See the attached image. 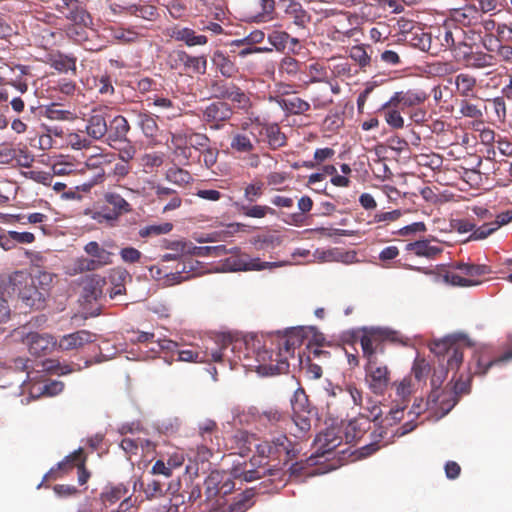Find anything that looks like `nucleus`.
I'll list each match as a JSON object with an SVG mask.
<instances>
[{"label":"nucleus","instance_id":"1","mask_svg":"<svg viewBox=\"0 0 512 512\" xmlns=\"http://www.w3.org/2000/svg\"><path fill=\"white\" fill-rule=\"evenodd\" d=\"M257 456L252 459L253 463H258L257 469L244 472V480L247 482L260 479L266 475L273 477V481L281 479L282 469L272 468L268 462L263 460H275L279 464L287 465L296 458L299 453L298 444L287 437L285 434L272 435L270 439L262 441L256 445Z\"/></svg>","mask_w":512,"mask_h":512},{"label":"nucleus","instance_id":"2","mask_svg":"<svg viewBox=\"0 0 512 512\" xmlns=\"http://www.w3.org/2000/svg\"><path fill=\"white\" fill-rule=\"evenodd\" d=\"M468 39H473L471 36H467V32L460 26L454 25L449 19H446L444 24L435 29L434 37L430 35H423L418 43H414L415 46L419 47L422 51H427L432 54L438 53L437 47L443 50H453L460 52L463 46L467 43Z\"/></svg>","mask_w":512,"mask_h":512},{"label":"nucleus","instance_id":"3","mask_svg":"<svg viewBox=\"0 0 512 512\" xmlns=\"http://www.w3.org/2000/svg\"><path fill=\"white\" fill-rule=\"evenodd\" d=\"M386 342L406 346L408 345L409 339L398 331L388 328H363L359 337L363 358L366 361L378 359V355L385 352Z\"/></svg>","mask_w":512,"mask_h":512},{"label":"nucleus","instance_id":"4","mask_svg":"<svg viewBox=\"0 0 512 512\" xmlns=\"http://www.w3.org/2000/svg\"><path fill=\"white\" fill-rule=\"evenodd\" d=\"M447 19L453 22L454 25L463 29L467 28V36L469 34L481 36L483 33L492 36L491 33L496 26L495 20L491 16L482 15L481 10H477L475 5L450 9Z\"/></svg>","mask_w":512,"mask_h":512},{"label":"nucleus","instance_id":"5","mask_svg":"<svg viewBox=\"0 0 512 512\" xmlns=\"http://www.w3.org/2000/svg\"><path fill=\"white\" fill-rule=\"evenodd\" d=\"M215 345L217 348L207 346L205 350L194 345H190L187 349L179 348L177 360L194 363L223 362L227 358V349L232 345V338L230 335L218 336Z\"/></svg>","mask_w":512,"mask_h":512},{"label":"nucleus","instance_id":"6","mask_svg":"<svg viewBox=\"0 0 512 512\" xmlns=\"http://www.w3.org/2000/svg\"><path fill=\"white\" fill-rule=\"evenodd\" d=\"M131 204L116 192H106L103 195V205L98 211L92 213V219L98 223H107L113 226L119 218L132 212Z\"/></svg>","mask_w":512,"mask_h":512},{"label":"nucleus","instance_id":"7","mask_svg":"<svg viewBox=\"0 0 512 512\" xmlns=\"http://www.w3.org/2000/svg\"><path fill=\"white\" fill-rule=\"evenodd\" d=\"M261 136V124L243 122L241 127L230 135V149L239 156L253 152L260 143Z\"/></svg>","mask_w":512,"mask_h":512},{"label":"nucleus","instance_id":"8","mask_svg":"<svg viewBox=\"0 0 512 512\" xmlns=\"http://www.w3.org/2000/svg\"><path fill=\"white\" fill-rule=\"evenodd\" d=\"M207 88L211 96L216 99L232 101L242 109H246L250 106V98L248 95L238 85L232 81H228V79L224 77L211 79Z\"/></svg>","mask_w":512,"mask_h":512},{"label":"nucleus","instance_id":"9","mask_svg":"<svg viewBox=\"0 0 512 512\" xmlns=\"http://www.w3.org/2000/svg\"><path fill=\"white\" fill-rule=\"evenodd\" d=\"M365 382L370 391L376 395H384L391 383V371L379 359L366 361L364 366Z\"/></svg>","mask_w":512,"mask_h":512},{"label":"nucleus","instance_id":"10","mask_svg":"<svg viewBox=\"0 0 512 512\" xmlns=\"http://www.w3.org/2000/svg\"><path fill=\"white\" fill-rule=\"evenodd\" d=\"M54 9L70 23L80 26H92L93 19L79 0H54Z\"/></svg>","mask_w":512,"mask_h":512},{"label":"nucleus","instance_id":"11","mask_svg":"<svg viewBox=\"0 0 512 512\" xmlns=\"http://www.w3.org/2000/svg\"><path fill=\"white\" fill-rule=\"evenodd\" d=\"M259 372L265 375L282 374L289 371V362L281 357L276 349L263 348L257 353Z\"/></svg>","mask_w":512,"mask_h":512},{"label":"nucleus","instance_id":"12","mask_svg":"<svg viewBox=\"0 0 512 512\" xmlns=\"http://www.w3.org/2000/svg\"><path fill=\"white\" fill-rule=\"evenodd\" d=\"M238 51L230 52L216 49L211 55V63L217 73L226 79L236 78L240 73V68L236 63Z\"/></svg>","mask_w":512,"mask_h":512},{"label":"nucleus","instance_id":"13","mask_svg":"<svg viewBox=\"0 0 512 512\" xmlns=\"http://www.w3.org/2000/svg\"><path fill=\"white\" fill-rule=\"evenodd\" d=\"M130 125L127 119L122 115L111 117L108 115L107 135H105V142L111 148H118V145L128 142V132Z\"/></svg>","mask_w":512,"mask_h":512},{"label":"nucleus","instance_id":"14","mask_svg":"<svg viewBox=\"0 0 512 512\" xmlns=\"http://www.w3.org/2000/svg\"><path fill=\"white\" fill-rule=\"evenodd\" d=\"M217 431V424L214 420L207 419L199 425V433L201 438H206V435H208L210 442L209 447L206 444H200L198 446V458L202 462L208 461L209 458L213 455V451L219 450L220 444Z\"/></svg>","mask_w":512,"mask_h":512},{"label":"nucleus","instance_id":"15","mask_svg":"<svg viewBox=\"0 0 512 512\" xmlns=\"http://www.w3.org/2000/svg\"><path fill=\"white\" fill-rule=\"evenodd\" d=\"M23 341L28 346L30 354L36 357L50 354L57 345V341L52 335L40 334L38 332L28 333Z\"/></svg>","mask_w":512,"mask_h":512},{"label":"nucleus","instance_id":"16","mask_svg":"<svg viewBox=\"0 0 512 512\" xmlns=\"http://www.w3.org/2000/svg\"><path fill=\"white\" fill-rule=\"evenodd\" d=\"M232 115L233 110L225 101L212 102L203 110V120L213 129H220Z\"/></svg>","mask_w":512,"mask_h":512},{"label":"nucleus","instance_id":"17","mask_svg":"<svg viewBox=\"0 0 512 512\" xmlns=\"http://www.w3.org/2000/svg\"><path fill=\"white\" fill-rule=\"evenodd\" d=\"M428 95L420 89H409L406 91L395 92L387 101L388 106H398L401 110L406 108H414L423 104Z\"/></svg>","mask_w":512,"mask_h":512},{"label":"nucleus","instance_id":"18","mask_svg":"<svg viewBox=\"0 0 512 512\" xmlns=\"http://www.w3.org/2000/svg\"><path fill=\"white\" fill-rule=\"evenodd\" d=\"M265 34L261 30H254L242 39H236L231 42V46L243 47L237 52L239 58H246L248 55L255 53L269 52L271 49L265 47H257L256 44L262 43Z\"/></svg>","mask_w":512,"mask_h":512},{"label":"nucleus","instance_id":"19","mask_svg":"<svg viewBox=\"0 0 512 512\" xmlns=\"http://www.w3.org/2000/svg\"><path fill=\"white\" fill-rule=\"evenodd\" d=\"M465 67L472 69H483L493 65L494 56L482 51H472L471 45L467 42L463 49L456 54Z\"/></svg>","mask_w":512,"mask_h":512},{"label":"nucleus","instance_id":"20","mask_svg":"<svg viewBox=\"0 0 512 512\" xmlns=\"http://www.w3.org/2000/svg\"><path fill=\"white\" fill-rule=\"evenodd\" d=\"M342 444V431L339 428L332 427L321 432L315 440L316 452L320 456H325L336 450Z\"/></svg>","mask_w":512,"mask_h":512},{"label":"nucleus","instance_id":"21","mask_svg":"<svg viewBox=\"0 0 512 512\" xmlns=\"http://www.w3.org/2000/svg\"><path fill=\"white\" fill-rule=\"evenodd\" d=\"M109 113L103 109H93L87 119L86 132L88 136L95 140H104L107 135V123Z\"/></svg>","mask_w":512,"mask_h":512},{"label":"nucleus","instance_id":"22","mask_svg":"<svg viewBox=\"0 0 512 512\" xmlns=\"http://www.w3.org/2000/svg\"><path fill=\"white\" fill-rule=\"evenodd\" d=\"M269 100L278 104L289 115H305L311 110V104L298 96L284 98L282 96H270Z\"/></svg>","mask_w":512,"mask_h":512},{"label":"nucleus","instance_id":"23","mask_svg":"<svg viewBox=\"0 0 512 512\" xmlns=\"http://www.w3.org/2000/svg\"><path fill=\"white\" fill-rule=\"evenodd\" d=\"M176 61L183 66L186 74L204 75L206 73L207 58L205 55L193 56L185 51H178Z\"/></svg>","mask_w":512,"mask_h":512},{"label":"nucleus","instance_id":"24","mask_svg":"<svg viewBox=\"0 0 512 512\" xmlns=\"http://www.w3.org/2000/svg\"><path fill=\"white\" fill-rule=\"evenodd\" d=\"M95 341V334L87 330H79L74 333L64 335L60 338L58 347L62 351H70L83 347L86 344Z\"/></svg>","mask_w":512,"mask_h":512},{"label":"nucleus","instance_id":"25","mask_svg":"<svg viewBox=\"0 0 512 512\" xmlns=\"http://www.w3.org/2000/svg\"><path fill=\"white\" fill-rule=\"evenodd\" d=\"M303 337L299 330H291L285 336L278 339L276 350L281 353V357L288 362L289 358L294 356V351L300 347Z\"/></svg>","mask_w":512,"mask_h":512},{"label":"nucleus","instance_id":"26","mask_svg":"<svg viewBox=\"0 0 512 512\" xmlns=\"http://www.w3.org/2000/svg\"><path fill=\"white\" fill-rule=\"evenodd\" d=\"M416 256L434 259L443 252L442 245L436 240H418L406 246Z\"/></svg>","mask_w":512,"mask_h":512},{"label":"nucleus","instance_id":"27","mask_svg":"<svg viewBox=\"0 0 512 512\" xmlns=\"http://www.w3.org/2000/svg\"><path fill=\"white\" fill-rule=\"evenodd\" d=\"M371 424L369 417H365L364 414H360L358 417L350 420L345 427V439L347 443L356 442L360 440L368 430H370Z\"/></svg>","mask_w":512,"mask_h":512},{"label":"nucleus","instance_id":"28","mask_svg":"<svg viewBox=\"0 0 512 512\" xmlns=\"http://www.w3.org/2000/svg\"><path fill=\"white\" fill-rule=\"evenodd\" d=\"M120 12L127 16H134L148 21H155L159 17L158 8L147 2H139L127 6H121Z\"/></svg>","mask_w":512,"mask_h":512},{"label":"nucleus","instance_id":"29","mask_svg":"<svg viewBox=\"0 0 512 512\" xmlns=\"http://www.w3.org/2000/svg\"><path fill=\"white\" fill-rule=\"evenodd\" d=\"M436 352L445 351L447 355V370H458L463 363V348L455 344H448L447 341L436 343Z\"/></svg>","mask_w":512,"mask_h":512},{"label":"nucleus","instance_id":"30","mask_svg":"<svg viewBox=\"0 0 512 512\" xmlns=\"http://www.w3.org/2000/svg\"><path fill=\"white\" fill-rule=\"evenodd\" d=\"M112 162L109 155L99 154L92 155L86 160V167L89 170H93V181L91 184H97L104 180L106 174V166Z\"/></svg>","mask_w":512,"mask_h":512},{"label":"nucleus","instance_id":"31","mask_svg":"<svg viewBox=\"0 0 512 512\" xmlns=\"http://www.w3.org/2000/svg\"><path fill=\"white\" fill-rule=\"evenodd\" d=\"M285 17L299 28H306L311 22V15L296 1L290 0L285 8Z\"/></svg>","mask_w":512,"mask_h":512},{"label":"nucleus","instance_id":"32","mask_svg":"<svg viewBox=\"0 0 512 512\" xmlns=\"http://www.w3.org/2000/svg\"><path fill=\"white\" fill-rule=\"evenodd\" d=\"M30 280L32 279L30 278ZM19 298L26 306L39 309L43 306L45 295L31 281V284L26 283L24 288L19 291Z\"/></svg>","mask_w":512,"mask_h":512},{"label":"nucleus","instance_id":"33","mask_svg":"<svg viewBox=\"0 0 512 512\" xmlns=\"http://www.w3.org/2000/svg\"><path fill=\"white\" fill-rule=\"evenodd\" d=\"M262 135H265L269 148L272 150L279 149L287 144L286 135L276 123L262 125Z\"/></svg>","mask_w":512,"mask_h":512},{"label":"nucleus","instance_id":"34","mask_svg":"<svg viewBox=\"0 0 512 512\" xmlns=\"http://www.w3.org/2000/svg\"><path fill=\"white\" fill-rule=\"evenodd\" d=\"M456 93L465 98L476 97L477 80L468 73H460L455 77Z\"/></svg>","mask_w":512,"mask_h":512},{"label":"nucleus","instance_id":"35","mask_svg":"<svg viewBox=\"0 0 512 512\" xmlns=\"http://www.w3.org/2000/svg\"><path fill=\"white\" fill-rule=\"evenodd\" d=\"M478 366L476 364L475 358H472V361L469 363L468 372L466 375L460 374L458 378L453 376L452 380L455 381L453 390L454 393L458 396L463 394H468L471 389V380L473 375L476 374Z\"/></svg>","mask_w":512,"mask_h":512},{"label":"nucleus","instance_id":"36","mask_svg":"<svg viewBox=\"0 0 512 512\" xmlns=\"http://www.w3.org/2000/svg\"><path fill=\"white\" fill-rule=\"evenodd\" d=\"M84 251L101 267L112 263V253L101 247L96 241H90L84 246Z\"/></svg>","mask_w":512,"mask_h":512},{"label":"nucleus","instance_id":"37","mask_svg":"<svg viewBox=\"0 0 512 512\" xmlns=\"http://www.w3.org/2000/svg\"><path fill=\"white\" fill-rule=\"evenodd\" d=\"M175 40L182 41L188 46L205 45L208 39L205 35H196L190 28H175L171 35Z\"/></svg>","mask_w":512,"mask_h":512},{"label":"nucleus","instance_id":"38","mask_svg":"<svg viewBox=\"0 0 512 512\" xmlns=\"http://www.w3.org/2000/svg\"><path fill=\"white\" fill-rule=\"evenodd\" d=\"M147 105L157 107L167 118H174L179 115V107L172 100L157 95L149 96L146 99Z\"/></svg>","mask_w":512,"mask_h":512},{"label":"nucleus","instance_id":"39","mask_svg":"<svg viewBox=\"0 0 512 512\" xmlns=\"http://www.w3.org/2000/svg\"><path fill=\"white\" fill-rule=\"evenodd\" d=\"M106 284L105 278L99 275L90 276L84 285V297L87 301H97L103 295V288Z\"/></svg>","mask_w":512,"mask_h":512},{"label":"nucleus","instance_id":"40","mask_svg":"<svg viewBox=\"0 0 512 512\" xmlns=\"http://www.w3.org/2000/svg\"><path fill=\"white\" fill-rule=\"evenodd\" d=\"M223 479L222 471H212L204 481L206 500L210 501L221 496V481Z\"/></svg>","mask_w":512,"mask_h":512},{"label":"nucleus","instance_id":"41","mask_svg":"<svg viewBox=\"0 0 512 512\" xmlns=\"http://www.w3.org/2000/svg\"><path fill=\"white\" fill-rule=\"evenodd\" d=\"M111 39L122 44H130L137 42L141 35L129 28L111 26L105 29Z\"/></svg>","mask_w":512,"mask_h":512},{"label":"nucleus","instance_id":"42","mask_svg":"<svg viewBox=\"0 0 512 512\" xmlns=\"http://www.w3.org/2000/svg\"><path fill=\"white\" fill-rule=\"evenodd\" d=\"M12 73L15 74L14 78H11L6 84L14 87L17 91L24 94L28 90L27 81L23 78L24 76L30 74V67L26 65H13L9 66Z\"/></svg>","mask_w":512,"mask_h":512},{"label":"nucleus","instance_id":"43","mask_svg":"<svg viewBox=\"0 0 512 512\" xmlns=\"http://www.w3.org/2000/svg\"><path fill=\"white\" fill-rule=\"evenodd\" d=\"M278 72L282 77L295 78L299 73L304 72V63L294 57L285 56L279 64Z\"/></svg>","mask_w":512,"mask_h":512},{"label":"nucleus","instance_id":"44","mask_svg":"<svg viewBox=\"0 0 512 512\" xmlns=\"http://www.w3.org/2000/svg\"><path fill=\"white\" fill-rule=\"evenodd\" d=\"M474 358L478 366L477 370L475 371L476 374H486L490 367L500 363L512 361V348L508 349L501 356L493 360L484 361L483 355L480 353H474Z\"/></svg>","mask_w":512,"mask_h":512},{"label":"nucleus","instance_id":"45","mask_svg":"<svg viewBox=\"0 0 512 512\" xmlns=\"http://www.w3.org/2000/svg\"><path fill=\"white\" fill-rule=\"evenodd\" d=\"M165 179L179 187H185L193 182V176L191 173L178 166H173L167 169Z\"/></svg>","mask_w":512,"mask_h":512},{"label":"nucleus","instance_id":"46","mask_svg":"<svg viewBox=\"0 0 512 512\" xmlns=\"http://www.w3.org/2000/svg\"><path fill=\"white\" fill-rule=\"evenodd\" d=\"M241 214L250 218H264L267 215H276V210L267 205L237 204Z\"/></svg>","mask_w":512,"mask_h":512},{"label":"nucleus","instance_id":"47","mask_svg":"<svg viewBox=\"0 0 512 512\" xmlns=\"http://www.w3.org/2000/svg\"><path fill=\"white\" fill-rule=\"evenodd\" d=\"M440 275L442 276L443 281L445 283L450 284L452 286L469 287L478 285L480 283L475 279L466 278L464 276L457 274L454 271L446 270L443 267L440 268Z\"/></svg>","mask_w":512,"mask_h":512},{"label":"nucleus","instance_id":"48","mask_svg":"<svg viewBox=\"0 0 512 512\" xmlns=\"http://www.w3.org/2000/svg\"><path fill=\"white\" fill-rule=\"evenodd\" d=\"M398 106H388L387 102L381 106L380 112L383 113L386 123L393 129H402L404 127V119L399 111Z\"/></svg>","mask_w":512,"mask_h":512},{"label":"nucleus","instance_id":"49","mask_svg":"<svg viewBox=\"0 0 512 512\" xmlns=\"http://www.w3.org/2000/svg\"><path fill=\"white\" fill-rule=\"evenodd\" d=\"M128 493L126 485L120 483L114 486H108L101 493L100 498L103 504H114L124 498Z\"/></svg>","mask_w":512,"mask_h":512},{"label":"nucleus","instance_id":"50","mask_svg":"<svg viewBox=\"0 0 512 512\" xmlns=\"http://www.w3.org/2000/svg\"><path fill=\"white\" fill-rule=\"evenodd\" d=\"M138 125L147 138H155L157 136L159 130L158 124L151 114L145 112L139 113Z\"/></svg>","mask_w":512,"mask_h":512},{"label":"nucleus","instance_id":"51","mask_svg":"<svg viewBox=\"0 0 512 512\" xmlns=\"http://www.w3.org/2000/svg\"><path fill=\"white\" fill-rule=\"evenodd\" d=\"M185 143H188L192 149H195L199 153L203 152L205 148H208L211 145L210 138L203 133L199 132H191L183 135Z\"/></svg>","mask_w":512,"mask_h":512},{"label":"nucleus","instance_id":"52","mask_svg":"<svg viewBox=\"0 0 512 512\" xmlns=\"http://www.w3.org/2000/svg\"><path fill=\"white\" fill-rule=\"evenodd\" d=\"M491 81L495 82V86H498L501 82V94L507 100L512 101V67L506 69L504 75L497 74L491 78Z\"/></svg>","mask_w":512,"mask_h":512},{"label":"nucleus","instance_id":"53","mask_svg":"<svg viewBox=\"0 0 512 512\" xmlns=\"http://www.w3.org/2000/svg\"><path fill=\"white\" fill-rule=\"evenodd\" d=\"M173 229V224L170 222H163L160 224H152L139 229V236L141 238H148L168 234Z\"/></svg>","mask_w":512,"mask_h":512},{"label":"nucleus","instance_id":"54","mask_svg":"<svg viewBox=\"0 0 512 512\" xmlns=\"http://www.w3.org/2000/svg\"><path fill=\"white\" fill-rule=\"evenodd\" d=\"M281 266L278 262H265L261 261L260 258H253L248 261H240L237 265H235V270H255L260 271L264 269H271L274 267Z\"/></svg>","mask_w":512,"mask_h":512},{"label":"nucleus","instance_id":"55","mask_svg":"<svg viewBox=\"0 0 512 512\" xmlns=\"http://www.w3.org/2000/svg\"><path fill=\"white\" fill-rule=\"evenodd\" d=\"M316 464V461L313 457H309L305 461H299L293 463L289 467L290 477L299 478L302 476H311L314 472L311 468Z\"/></svg>","mask_w":512,"mask_h":512},{"label":"nucleus","instance_id":"56","mask_svg":"<svg viewBox=\"0 0 512 512\" xmlns=\"http://www.w3.org/2000/svg\"><path fill=\"white\" fill-rule=\"evenodd\" d=\"M304 72H307L309 75V80L305 82L306 84L324 82L327 79V69L324 65L313 62L309 65L304 63Z\"/></svg>","mask_w":512,"mask_h":512},{"label":"nucleus","instance_id":"57","mask_svg":"<svg viewBox=\"0 0 512 512\" xmlns=\"http://www.w3.org/2000/svg\"><path fill=\"white\" fill-rule=\"evenodd\" d=\"M265 185L261 180L253 181L244 187L243 198L247 204L256 202L264 194Z\"/></svg>","mask_w":512,"mask_h":512},{"label":"nucleus","instance_id":"58","mask_svg":"<svg viewBox=\"0 0 512 512\" xmlns=\"http://www.w3.org/2000/svg\"><path fill=\"white\" fill-rule=\"evenodd\" d=\"M51 66L62 73L71 71L76 74V58L72 56L60 54L52 60Z\"/></svg>","mask_w":512,"mask_h":512},{"label":"nucleus","instance_id":"59","mask_svg":"<svg viewBox=\"0 0 512 512\" xmlns=\"http://www.w3.org/2000/svg\"><path fill=\"white\" fill-rule=\"evenodd\" d=\"M171 142L174 146V153L178 157H182L185 160V163H187L192 156V147L188 143H185L183 135L173 134Z\"/></svg>","mask_w":512,"mask_h":512},{"label":"nucleus","instance_id":"60","mask_svg":"<svg viewBox=\"0 0 512 512\" xmlns=\"http://www.w3.org/2000/svg\"><path fill=\"white\" fill-rule=\"evenodd\" d=\"M293 413L314 412L308 403V397L302 388L295 391L291 399Z\"/></svg>","mask_w":512,"mask_h":512},{"label":"nucleus","instance_id":"61","mask_svg":"<svg viewBox=\"0 0 512 512\" xmlns=\"http://www.w3.org/2000/svg\"><path fill=\"white\" fill-rule=\"evenodd\" d=\"M311 102L315 110H324L333 104V98L329 93V89L327 87H323L313 94Z\"/></svg>","mask_w":512,"mask_h":512},{"label":"nucleus","instance_id":"62","mask_svg":"<svg viewBox=\"0 0 512 512\" xmlns=\"http://www.w3.org/2000/svg\"><path fill=\"white\" fill-rule=\"evenodd\" d=\"M84 457L85 455L83 449L79 448L71 454L67 455L62 461H60L57 464V470L67 472L73 467H77Z\"/></svg>","mask_w":512,"mask_h":512},{"label":"nucleus","instance_id":"63","mask_svg":"<svg viewBox=\"0 0 512 512\" xmlns=\"http://www.w3.org/2000/svg\"><path fill=\"white\" fill-rule=\"evenodd\" d=\"M175 249L180 250L181 253H188L200 257H212L211 246H193L191 247L185 242H175Z\"/></svg>","mask_w":512,"mask_h":512},{"label":"nucleus","instance_id":"64","mask_svg":"<svg viewBox=\"0 0 512 512\" xmlns=\"http://www.w3.org/2000/svg\"><path fill=\"white\" fill-rule=\"evenodd\" d=\"M367 48L368 46L364 44L355 45L349 52L350 58L362 68L370 65L371 62V57L367 53Z\"/></svg>","mask_w":512,"mask_h":512}]
</instances>
